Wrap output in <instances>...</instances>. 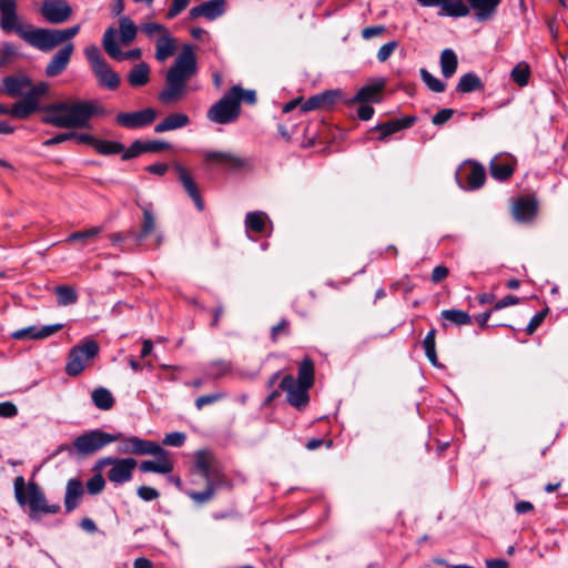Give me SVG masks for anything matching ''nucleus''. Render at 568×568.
Here are the masks:
<instances>
[{
  "label": "nucleus",
  "mask_w": 568,
  "mask_h": 568,
  "mask_svg": "<svg viewBox=\"0 0 568 568\" xmlns=\"http://www.w3.org/2000/svg\"><path fill=\"white\" fill-rule=\"evenodd\" d=\"M40 14L51 24H61L72 16V8L67 0H43Z\"/></svg>",
  "instance_id": "obj_14"
},
{
  "label": "nucleus",
  "mask_w": 568,
  "mask_h": 568,
  "mask_svg": "<svg viewBox=\"0 0 568 568\" xmlns=\"http://www.w3.org/2000/svg\"><path fill=\"white\" fill-rule=\"evenodd\" d=\"M62 327H63L62 324L44 325L42 327L31 325V326L12 332L11 338H13L16 341L44 339V338L58 333L59 331H61Z\"/></svg>",
  "instance_id": "obj_23"
},
{
  "label": "nucleus",
  "mask_w": 568,
  "mask_h": 568,
  "mask_svg": "<svg viewBox=\"0 0 568 568\" xmlns=\"http://www.w3.org/2000/svg\"><path fill=\"white\" fill-rule=\"evenodd\" d=\"M150 67L146 62L134 64L128 73V82L133 88H141L150 81Z\"/></svg>",
  "instance_id": "obj_32"
},
{
  "label": "nucleus",
  "mask_w": 568,
  "mask_h": 568,
  "mask_svg": "<svg viewBox=\"0 0 568 568\" xmlns=\"http://www.w3.org/2000/svg\"><path fill=\"white\" fill-rule=\"evenodd\" d=\"M344 92L339 89L326 90L322 93L310 97L301 105V112H308L318 109H329L338 102H344Z\"/></svg>",
  "instance_id": "obj_19"
},
{
  "label": "nucleus",
  "mask_w": 568,
  "mask_h": 568,
  "mask_svg": "<svg viewBox=\"0 0 568 568\" xmlns=\"http://www.w3.org/2000/svg\"><path fill=\"white\" fill-rule=\"evenodd\" d=\"M142 210V222L141 227L138 233L134 231H130V234H133L134 242L138 246H145L146 248H158L161 246L163 242V235L160 232H156V221L155 215L151 210V204L149 205H140Z\"/></svg>",
  "instance_id": "obj_8"
},
{
  "label": "nucleus",
  "mask_w": 568,
  "mask_h": 568,
  "mask_svg": "<svg viewBox=\"0 0 568 568\" xmlns=\"http://www.w3.org/2000/svg\"><path fill=\"white\" fill-rule=\"evenodd\" d=\"M120 40L124 45H130L136 37L138 28L129 17L119 19Z\"/></svg>",
  "instance_id": "obj_40"
},
{
  "label": "nucleus",
  "mask_w": 568,
  "mask_h": 568,
  "mask_svg": "<svg viewBox=\"0 0 568 568\" xmlns=\"http://www.w3.org/2000/svg\"><path fill=\"white\" fill-rule=\"evenodd\" d=\"M191 120L185 113H171L166 115L162 121L155 124L154 132L163 133L166 131L178 130L190 124Z\"/></svg>",
  "instance_id": "obj_31"
},
{
  "label": "nucleus",
  "mask_w": 568,
  "mask_h": 568,
  "mask_svg": "<svg viewBox=\"0 0 568 568\" xmlns=\"http://www.w3.org/2000/svg\"><path fill=\"white\" fill-rule=\"evenodd\" d=\"M315 381V368L314 362L310 356H305L300 365L297 372V378H295V383L301 385H305L306 387H313Z\"/></svg>",
  "instance_id": "obj_33"
},
{
  "label": "nucleus",
  "mask_w": 568,
  "mask_h": 568,
  "mask_svg": "<svg viewBox=\"0 0 568 568\" xmlns=\"http://www.w3.org/2000/svg\"><path fill=\"white\" fill-rule=\"evenodd\" d=\"M197 72L194 47L186 43L165 74V87L159 94L164 104L180 101L186 92L187 81Z\"/></svg>",
  "instance_id": "obj_2"
},
{
  "label": "nucleus",
  "mask_w": 568,
  "mask_h": 568,
  "mask_svg": "<svg viewBox=\"0 0 568 568\" xmlns=\"http://www.w3.org/2000/svg\"><path fill=\"white\" fill-rule=\"evenodd\" d=\"M436 328L433 327L432 329H429V332L427 333L423 341V347L425 351V355L432 363V365L435 367H442V364L438 362L436 353Z\"/></svg>",
  "instance_id": "obj_41"
},
{
  "label": "nucleus",
  "mask_w": 568,
  "mask_h": 568,
  "mask_svg": "<svg viewBox=\"0 0 568 568\" xmlns=\"http://www.w3.org/2000/svg\"><path fill=\"white\" fill-rule=\"evenodd\" d=\"M226 10L225 0H209L199 6L191 8L189 11L190 19H197L203 17L210 21L223 16Z\"/></svg>",
  "instance_id": "obj_22"
},
{
  "label": "nucleus",
  "mask_w": 568,
  "mask_h": 568,
  "mask_svg": "<svg viewBox=\"0 0 568 568\" xmlns=\"http://www.w3.org/2000/svg\"><path fill=\"white\" fill-rule=\"evenodd\" d=\"M420 78L427 88L433 92L440 93L446 89V84L442 80L435 78L426 69H420Z\"/></svg>",
  "instance_id": "obj_48"
},
{
  "label": "nucleus",
  "mask_w": 568,
  "mask_h": 568,
  "mask_svg": "<svg viewBox=\"0 0 568 568\" xmlns=\"http://www.w3.org/2000/svg\"><path fill=\"white\" fill-rule=\"evenodd\" d=\"M185 438L186 436L184 433L174 432L165 435L163 444L168 446L180 447L184 444Z\"/></svg>",
  "instance_id": "obj_63"
},
{
  "label": "nucleus",
  "mask_w": 568,
  "mask_h": 568,
  "mask_svg": "<svg viewBox=\"0 0 568 568\" xmlns=\"http://www.w3.org/2000/svg\"><path fill=\"white\" fill-rule=\"evenodd\" d=\"M83 494V483L80 478H71L68 480L64 495V508L68 514L80 505Z\"/></svg>",
  "instance_id": "obj_26"
},
{
  "label": "nucleus",
  "mask_w": 568,
  "mask_h": 568,
  "mask_svg": "<svg viewBox=\"0 0 568 568\" xmlns=\"http://www.w3.org/2000/svg\"><path fill=\"white\" fill-rule=\"evenodd\" d=\"M100 232H101V229L97 227V226L88 229V230L77 231V232L71 233L68 236L67 241L68 242L85 241L88 239H92V237L97 236Z\"/></svg>",
  "instance_id": "obj_54"
},
{
  "label": "nucleus",
  "mask_w": 568,
  "mask_h": 568,
  "mask_svg": "<svg viewBox=\"0 0 568 568\" xmlns=\"http://www.w3.org/2000/svg\"><path fill=\"white\" fill-rule=\"evenodd\" d=\"M138 496L144 501H152L160 496V493L150 486H140L136 489Z\"/></svg>",
  "instance_id": "obj_64"
},
{
  "label": "nucleus",
  "mask_w": 568,
  "mask_h": 568,
  "mask_svg": "<svg viewBox=\"0 0 568 568\" xmlns=\"http://www.w3.org/2000/svg\"><path fill=\"white\" fill-rule=\"evenodd\" d=\"M118 442H120L118 450L121 454L145 456L149 454L164 453V448H162L156 442L142 439L134 435L126 437L122 434V438Z\"/></svg>",
  "instance_id": "obj_13"
},
{
  "label": "nucleus",
  "mask_w": 568,
  "mask_h": 568,
  "mask_svg": "<svg viewBox=\"0 0 568 568\" xmlns=\"http://www.w3.org/2000/svg\"><path fill=\"white\" fill-rule=\"evenodd\" d=\"M98 353L99 345L93 339H88L82 345L73 346L69 353L65 373L72 377L80 375L85 367V363L94 358Z\"/></svg>",
  "instance_id": "obj_11"
},
{
  "label": "nucleus",
  "mask_w": 568,
  "mask_h": 568,
  "mask_svg": "<svg viewBox=\"0 0 568 568\" xmlns=\"http://www.w3.org/2000/svg\"><path fill=\"white\" fill-rule=\"evenodd\" d=\"M240 114L241 105L236 103V98L227 91L207 110L206 118L216 124H230L235 122Z\"/></svg>",
  "instance_id": "obj_10"
},
{
  "label": "nucleus",
  "mask_w": 568,
  "mask_h": 568,
  "mask_svg": "<svg viewBox=\"0 0 568 568\" xmlns=\"http://www.w3.org/2000/svg\"><path fill=\"white\" fill-rule=\"evenodd\" d=\"M97 112L98 109L92 102L80 101L72 104L70 114H48L41 121L62 129H82L89 126L90 119Z\"/></svg>",
  "instance_id": "obj_6"
},
{
  "label": "nucleus",
  "mask_w": 568,
  "mask_h": 568,
  "mask_svg": "<svg viewBox=\"0 0 568 568\" xmlns=\"http://www.w3.org/2000/svg\"><path fill=\"white\" fill-rule=\"evenodd\" d=\"M548 307H546L545 310H541L531 317L530 322L526 327V333L528 335H532L536 332V329L541 325V323L544 322L545 317L548 314Z\"/></svg>",
  "instance_id": "obj_57"
},
{
  "label": "nucleus",
  "mask_w": 568,
  "mask_h": 568,
  "mask_svg": "<svg viewBox=\"0 0 568 568\" xmlns=\"http://www.w3.org/2000/svg\"><path fill=\"white\" fill-rule=\"evenodd\" d=\"M0 29L7 34L16 33L28 44L42 52H49L74 38L80 31V24L63 30L23 24L18 14L17 0H0Z\"/></svg>",
  "instance_id": "obj_1"
},
{
  "label": "nucleus",
  "mask_w": 568,
  "mask_h": 568,
  "mask_svg": "<svg viewBox=\"0 0 568 568\" xmlns=\"http://www.w3.org/2000/svg\"><path fill=\"white\" fill-rule=\"evenodd\" d=\"M40 110V105H34L30 100L22 98L20 101L16 102L11 109H9V113L11 116L17 119H27L36 111Z\"/></svg>",
  "instance_id": "obj_39"
},
{
  "label": "nucleus",
  "mask_w": 568,
  "mask_h": 568,
  "mask_svg": "<svg viewBox=\"0 0 568 568\" xmlns=\"http://www.w3.org/2000/svg\"><path fill=\"white\" fill-rule=\"evenodd\" d=\"M49 91V84L47 82H39L31 85V89L24 94V99L30 100L32 104L39 105V99L45 95Z\"/></svg>",
  "instance_id": "obj_49"
},
{
  "label": "nucleus",
  "mask_w": 568,
  "mask_h": 568,
  "mask_svg": "<svg viewBox=\"0 0 568 568\" xmlns=\"http://www.w3.org/2000/svg\"><path fill=\"white\" fill-rule=\"evenodd\" d=\"M515 162V159L508 154L494 156L489 163L491 178L500 182L508 181L514 174Z\"/></svg>",
  "instance_id": "obj_21"
},
{
  "label": "nucleus",
  "mask_w": 568,
  "mask_h": 568,
  "mask_svg": "<svg viewBox=\"0 0 568 568\" xmlns=\"http://www.w3.org/2000/svg\"><path fill=\"white\" fill-rule=\"evenodd\" d=\"M143 145L145 153H156L171 148V144L169 142L160 140L143 141Z\"/></svg>",
  "instance_id": "obj_59"
},
{
  "label": "nucleus",
  "mask_w": 568,
  "mask_h": 568,
  "mask_svg": "<svg viewBox=\"0 0 568 568\" xmlns=\"http://www.w3.org/2000/svg\"><path fill=\"white\" fill-rule=\"evenodd\" d=\"M385 79H378L363 85L353 98L344 100L346 105L355 103H379L383 99V91L385 89Z\"/></svg>",
  "instance_id": "obj_17"
},
{
  "label": "nucleus",
  "mask_w": 568,
  "mask_h": 568,
  "mask_svg": "<svg viewBox=\"0 0 568 568\" xmlns=\"http://www.w3.org/2000/svg\"><path fill=\"white\" fill-rule=\"evenodd\" d=\"M73 103L68 102H55L51 104H45L41 106V111L50 112L53 114H70L71 108Z\"/></svg>",
  "instance_id": "obj_55"
},
{
  "label": "nucleus",
  "mask_w": 568,
  "mask_h": 568,
  "mask_svg": "<svg viewBox=\"0 0 568 568\" xmlns=\"http://www.w3.org/2000/svg\"><path fill=\"white\" fill-rule=\"evenodd\" d=\"M204 162L206 164H217L226 171H240L248 166L247 159L242 158L232 152L207 151L204 153Z\"/></svg>",
  "instance_id": "obj_15"
},
{
  "label": "nucleus",
  "mask_w": 568,
  "mask_h": 568,
  "mask_svg": "<svg viewBox=\"0 0 568 568\" xmlns=\"http://www.w3.org/2000/svg\"><path fill=\"white\" fill-rule=\"evenodd\" d=\"M173 169L176 172L178 180L181 183L185 193L193 201L195 207L201 212L204 210V201L201 195L199 185L194 180L192 173L182 164L174 163Z\"/></svg>",
  "instance_id": "obj_18"
},
{
  "label": "nucleus",
  "mask_w": 568,
  "mask_h": 568,
  "mask_svg": "<svg viewBox=\"0 0 568 568\" xmlns=\"http://www.w3.org/2000/svg\"><path fill=\"white\" fill-rule=\"evenodd\" d=\"M538 203L534 197H519L514 204V215L517 221L529 222L537 214Z\"/></svg>",
  "instance_id": "obj_30"
},
{
  "label": "nucleus",
  "mask_w": 568,
  "mask_h": 568,
  "mask_svg": "<svg viewBox=\"0 0 568 568\" xmlns=\"http://www.w3.org/2000/svg\"><path fill=\"white\" fill-rule=\"evenodd\" d=\"M142 153H145L143 141L135 140L126 150L124 149V151L122 152V160L128 161L138 158Z\"/></svg>",
  "instance_id": "obj_53"
},
{
  "label": "nucleus",
  "mask_w": 568,
  "mask_h": 568,
  "mask_svg": "<svg viewBox=\"0 0 568 568\" xmlns=\"http://www.w3.org/2000/svg\"><path fill=\"white\" fill-rule=\"evenodd\" d=\"M156 118V111L152 108H146L135 112H120L115 116L118 125L125 129H139L150 125Z\"/></svg>",
  "instance_id": "obj_16"
},
{
  "label": "nucleus",
  "mask_w": 568,
  "mask_h": 568,
  "mask_svg": "<svg viewBox=\"0 0 568 568\" xmlns=\"http://www.w3.org/2000/svg\"><path fill=\"white\" fill-rule=\"evenodd\" d=\"M92 71L100 87L111 91H115L120 87V75L106 62Z\"/></svg>",
  "instance_id": "obj_29"
},
{
  "label": "nucleus",
  "mask_w": 568,
  "mask_h": 568,
  "mask_svg": "<svg viewBox=\"0 0 568 568\" xmlns=\"http://www.w3.org/2000/svg\"><path fill=\"white\" fill-rule=\"evenodd\" d=\"M74 51V44L69 42L63 45L47 64L44 73L48 78L60 75L69 65Z\"/></svg>",
  "instance_id": "obj_20"
},
{
  "label": "nucleus",
  "mask_w": 568,
  "mask_h": 568,
  "mask_svg": "<svg viewBox=\"0 0 568 568\" xmlns=\"http://www.w3.org/2000/svg\"><path fill=\"white\" fill-rule=\"evenodd\" d=\"M462 174L465 175L468 190H477L481 187L486 181L485 168L476 161H467L462 170Z\"/></svg>",
  "instance_id": "obj_25"
},
{
  "label": "nucleus",
  "mask_w": 568,
  "mask_h": 568,
  "mask_svg": "<svg viewBox=\"0 0 568 568\" xmlns=\"http://www.w3.org/2000/svg\"><path fill=\"white\" fill-rule=\"evenodd\" d=\"M290 335V321L282 318L280 323L271 327V341L276 343L280 336Z\"/></svg>",
  "instance_id": "obj_51"
},
{
  "label": "nucleus",
  "mask_w": 568,
  "mask_h": 568,
  "mask_svg": "<svg viewBox=\"0 0 568 568\" xmlns=\"http://www.w3.org/2000/svg\"><path fill=\"white\" fill-rule=\"evenodd\" d=\"M158 460H143L139 467L142 473L170 474L173 470V463L169 459L168 450L163 454H151Z\"/></svg>",
  "instance_id": "obj_28"
},
{
  "label": "nucleus",
  "mask_w": 568,
  "mask_h": 568,
  "mask_svg": "<svg viewBox=\"0 0 568 568\" xmlns=\"http://www.w3.org/2000/svg\"><path fill=\"white\" fill-rule=\"evenodd\" d=\"M485 85L481 79L475 72H468L460 77L456 91L458 93H470L484 90Z\"/></svg>",
  "instance_id": "obj_36"
},
{
  "label": "nucleus",
  "mask_w": 568,
  "mask_h": 568,
  "mask_svg": "<svg viewBox=\"0 0 568 568\" xmlns=\"http://www.w3.org/2000/svg\"><path fill=\"white\" fill-rule=\"evenodd\" d=\"M192 473H197L212 488L214 493L220 489H232V483L220 467L212 464L210 456L205 452H197L195 456L194 468Z\"/></svg>",
  "instance_id": "obj_7"
},
{
  "label": "nucleus",
  "mask_w": 568,
  "mask_h": 568,
  "mask_svg": "<svg viewBox=\"0 0 568 568\" xmlns=\"http://www.w3.org/2000/svg\"><path fill=\"white\" fill-rule=\"evenodd\" d=\"M122 438V433H106L100 428L87 430L77 436L72 444L62 447L69 456L87 458L94 455L103 447Z\"/></svg>",
  "instance_id": "obj_5"
},
{
  "label": "nucleus",
  "mask_w": 568,
  "mask_h": 568,
  "mask_svg": "<svg viewBox=\"0 0 568 568\" xmlns=\"http://www.w3.org/2000/svg\"><path fill=\"white\" fill-rule=\"evenodd\" d=\"M92 402L101 410H110L114 406V397L111 392L104 387L95 388L92 394Z\"/></svg>",
  "instance_id": "obj_38"
},
{
  "label": "nucleus",
  "mask_w": 568,
  "mask_h": 568,
  "mask_svg": "<svg viewBox=\"0 0 568 568\" xmlns=\"http://www.w3.org/2000/svg\"><path fill=\"white\" fill-rule=\"evenodd\" d=\"M397 47H398L397 41H389V42L383 44L377 52L378 61L385 62L393 54V52L396 50Z\"/></svg>",
  "instance_id": "obj_62"
},
{
  "label": "nucleus",
  "mask_w": 568,
  "mask_h": 568,
  "mask_svg": "<svg viewBox=\"0 0 568 568\" xmlns=\"http://www.w3.org/2000/svg\"><path fill=\"white\" fill-rule=\"evenodd\" d=\"M54 293L58 300V304L61 306L72 305L78 301L77 291L72 286L59 285L54 288Z\"/></svg>",
  "instance_id": "obj_43"
},
{
  "label": "nucleus",
  "mask_w": 568,
  "mask_h": 568,
  "mask_svg": "<svg viewBox=\"0 0 568 568\" xmlns=\"http://www.w3.org/2000/svg\"><path fill=\"white\" fill-rule=\"evenodd\" d=\"M267 215L262 211L248 212L245 216V227L247 231L263 233L266 226Z\"/></svg>",
  "instance_id": "obj_42"
},
{
  "label": "nucleus",
  "mask_w": 568,
  "mask_h": 568,
  "mask_svg": "<svg viewBox=\"0 0 568 568\" xmlns=\"http://www.w3.org/2000/svg\"><path fill=\"white\" fill-rule=\"evenodd\" d=\"M458 65L456 53L452 49H445L440 53V69L445 79H450Z\"/></svg>",
  "instance_id": "obj_37"
},
{
  "label": "nucleus",
  "mask_w": 568,
  "mask_h": 568,
  "mask_svg": "<svg viewBox=\"0 0 568 568\" xmlns=\"http://www.w3.org/2000/svg\"><path fill=\"white\" fill-rule=\"evenodd\" d=\"M111 466L108 471V479L116 485L124 484L132 479L133 470L138 466V462L134 458H115V457H103L100 458L94 466V470H102L104 467Z\"/></svg>",
  "instance_id": "obj_9"
},
{
  "label": "nucleus",
  "mask_w": 568,
  "mask_h": 568,
  "mask_svg": "<svg viewBox=\"0 0 568 568\" xmlns=\"http://www.w3.org/2000/svg\"><path fill=\"white\" fill-rule=\"evenodd\" d=\"M440 318L443 320L444 328H447L446 322L456 326H466L473 323V318L467 312L456 308L442 311Z\"/></svg>",
  "instance_id": "obj_34"
},
{
  "label": "nucleus",
  "mask_w": 568,
  "mask_h": 568,
  "mask_svg": "<svg viewBox=\"0 0 568 568\" xmlns=\"http://www.w3.org/2000/svg\"><path fill=\"white\" fill-rule=\"evenodd\" d=\"M175 50V41L169 33L160 36L155 42V59L158 61H165L174 54Z\"/></svg>",
  "instance_id": "obj_35"
},
{
  "label": "nucleus",
  "mask_w": 568,
  "mask_h": 568,
  "mask_svg": "<svg viewBox=\"0 0 568 568\" xmlns=\"http://www.w3.org/2000/svg\"><path fill=\"white\" fill-rule=\"evenodd\" d=\"M278 388L286 393L287 403L297 410H304L308 405V390L311 387L295 383V377L293 375H285L280 382Z\"/></svg>",
  "instance_id": "obj_12"
},
{
  "label": "nucleus",
  "mask_w": 568,
  "mask_h": 568,
  "mask_svg": "<svg viewBox=\"0 0 568 568\" xmlns=\"http://www.w3.org/2000/svg\"><path fill=\"white\" fill-rule=\"evenodd\" d=\"M416 122V116H405L403 119H392L389 121L378 123L372 129V131H378L379 135L377 140L385 141L392 134L410 128Z\"/></svg>",
  "instance_id": "obj_24"
},
{
  "label": "nucleus",
  "mask_w": 568,
  "mask_h": 568,
  "mask_svg": "<svg viewBox=\"0 0 568 568\" xmlns=\"http://www.w3.org/2000/svg\"><path fill=\"white\" fill-rule=\"evenodd\" d=\"M14 497L17 503L29 507V518L39 521L42 515H54L61 510L59 504H49L44 493L36 481L26 485L24 478L18 476L13 483Z\"/></svg>",
  "instance_id": "obj_4"
},
{
  "label": "nucleus",
  "mask_w": 568,
  "mask_h": 568,
  "mask_svg": "<svg viewBox=\"0 0 568 568\" xmlns=\"http://www.w3.org/2000/svg\"><path fill=\"white\" fill-rule=\"evenodd\" d=\"M115 37V29L110 27L105 30L102 40L103 49L113 59H115L121 53V49L116 43Z\"/></svg>",
  "instance_id": "obj_44"
},
{
  "label": "nucleus",
  "mask_w": 568,
  "mask_h": 568,
  "mask_svg": "<svg viewBox=\"0 0 568 568\" xmlns=\"http://www.w3.org/2000/svg\"><path fill=\"white\" fill-rule=\"evenodd\" d=\"M232 97L236 98V103L241 105V102L254 105L257 102L256 92L254 90H245L241 85H233L230 90Z\"/></svg>",
  "instance_id": "obj_46"
},
{
  "label": "nucleus",
  "mask_w": 568,
  "mask_h": 568,
  "mask_svg": "<svg viewBox=\"0 0 568 568\" xmlns=\"http://www.w3.org/2000/svg\"><path fill=\"white\" fill-rule=\"evenodd\" d=\"M215 493L207 485L203 491H187V496L196 504H205L214 497Z\"/></svg>",
  "instance_id": "obj_56"
},
{
  "label": "nucleus",
  "mask_w": 568,
  "mask_h": 568,
  "mask_svg": "<svg viewBox=\"0 0 568 568\" xmlns=\"http://www.w3.org/2000/svg\"><path fill=\"white\" fill-rule=\"evenodd\" d=\"M141 30L145 33L146 37L152 38L154 34L159 33L161 36L168 34V29L160 23L156 22H146L141 26Z\"/></svg>",
  "instance_id": "obj_58"
},
{
  "label": "nucleus",
  "mask_w": 568,
  "mask_h": 568,
  "mask_svg": "<svg viewBox=\"0 0 568 568\" xmlns=\"http://www.w3.org/2000/svg\"><path fill=\"white\" fill-rule=\"evenodd\" d=\"M190 0H172V3L166 12L168 19H173L179 16L189 6Z\"/></svg>",
  "instance_id": "obj_61"
},
{
  "label": "nucleus",
  "mask_w": 568,
  "mask_h": 568,
  "mask_svg": "<svg viewBox=\"0 0 568 568\" xmlns=\"http://www.w3.org/2000/svg\"><path fill=\"white\" fill-rule=\"evenodd\" d=\"M85 58L88 59L91 69L94 70L106 61L103 59L100 49L95 44H91L84 50Z\"/></svg>",
  "instance_id": "obj_50"
},
{
  "label": "nucleus",
  "mask_w": 568,
  "mask_h": 568,
  "mask_svg": "<svg viewBox=\"0 0 568 568\" xmlns=\"http://www.w3.org/2000/svg\"><path fill=\"white\" fill-rule=\"evenodd\" d=\"M423 7H439L442 11L453 18L467 17L470 10L478 22H486L494 19L501 0H416Z\"/></svg>",
  "instance_id": "obj_3"
},
{
  "label": "nucleus",
  "mask_w": 568,
  "mask_h": 568,
  "mask_svg": "<svg viewBox=\"0 0 568 568\" xmlns=\"http://www.w3.org/2000/svg\"><path fill=\"white\" fill-rule=\"evenodd\" d=\"M510 77L515 83L519 87H525L528 84L530 77V68L526 62L518 63L510 73Z\"/></svg>",
  "instance_id": "obj_47"
},
{
  "label": "nucleus",
  "mask_w": 568,
  "mask_h": 568,
  "mask_svg": "<svg viewBox=\"0 0 568 568\" xmlns=\"http://www.w3.org/2000/svg\"><path fill=\"white\" fill-rule=\"evenodd\" d=\"M455 111L449 108H445L435 113L432 118V123L434 125L440 126L445 124L448 120H450L454 115Z\"/></svg>",
  "instance_id": "obj_60"
},
{
  "label": "nucleus",
  "mask_w": 568,
  "mask_h": 568,
  "mask_svg": "<svg viewBox=\"0 0 568 568\" xmlns=\"http://www.w3.org/2000/svg\"><path fill=\"white\" fill-rule=\"evenodd\" d=\"M94 150L102 155L119 154L124 151V144L116 141L98 139Z\"/></svg>",
  "instance_id": "obj_45"
},
{
  "label": "nucleus",
  "mask_w": 568,
  "mask_h": 568,
  "mask_svg": "<svg viewBox=\"0 0 568 568\" xmlns=\"http://www.w3.org/2000/svg\"><path fill=\"white\" fill-rule=\"evenodd\" d=\"M32 85V80L26 74L8 75L2 79V92L16 98L22 94L26 88Z\"/></svg>",
  "instance_id": "obj_27"
},
{
  "label": "nucleus",
  "mask_w": 568,
  "mask_h": 568,
  "mask_svg": "<svg viewBox=\"0 0 568 568\" xmlns=\"http://www.w3.org/2000/svg\"><path fill=\"white\" fill-rule=\"evenodd\" d=\"M104 486L105 480L100 473L95 474L87 481V489L90 495L100 494L104 489Z\"/></svg>",
  "instance_id": "obj_52"
}]
</instances>
